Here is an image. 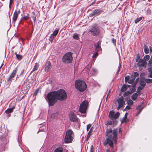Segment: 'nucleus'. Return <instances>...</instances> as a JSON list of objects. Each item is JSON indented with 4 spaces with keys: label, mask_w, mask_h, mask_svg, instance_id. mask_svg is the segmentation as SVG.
<instances>
[{
    "label": "nucleus",
    "mask_w": 152,
    "mask_h": 152,
    "mask_svg": "<svg viewBox=\"0 0 152 152\" xmlns=\"http://www.w3.org/2000/svg\"><path fill=\"white\" fill-rule=\"evenodd\" d=\"M100 42L99 41L95 44V47L96 49L97 50H98L100 49L101 48L100 46Z\"/></svg>",
    "instance_id": "f3484780"
},
{
    "label": "nucleus",
    "mask_w": 152,
    "mask_h": 152,
    "mask_svg": "<svg viewBox=\"0 0 152 152\" xmlns=\"http://www.w3.org/2000/svg\"><path fill=\"white\" fill-rule=\"evenodd\" d=\"M136 83H134L133 84H132V87L133 88H134V87H135V86H136Z\"/></svg>",
    "instance_id": "4d7b16f0"
},
{
    "label": "nucleus",
    "mask_w": 152,
    "mask_h": 152,
    "mask_svg": "<svg viewBox=\"0 0 152 152\" xmlns=\"http://www.w3.org/2000/svg\"><path fill=\"white\" fill-rule=\"evenodd\" d=\"M125 81L126 82L129 80V76H126L125 77Z\"/></svg>",
    "instance_id": "ea45409f"
},
{
    "label": "nucleus",
    "mask_w": 152,
    "mask_h": 152,
    "mask_svg": "<svg viewBox=\"0 0 152 152\" xmlns=\"http://www.w3.org/2000/svg\"><path fill=\"white\" fill-rule=\"evenodd\" d=\"M50 69V67H45V70L46 72H48Z\"/></svg>",
    "instance_id": "09e8293b"
},
{
    "label": "nucleus",
    "mask_w": 152,
    "mask_h": 152,
    "mask_svg": "<svg viewBox=\"0 0 152 152\" xmlns=\"http://www.w3.org/2000/svg\"><path fill=\"white\" fill-rule=\"evenodd\" d=\"M69 118L73 122H77L78 121V119L77 118L76 115L72 113H70Z\"/></svg>",
    "instance_id": "4468645a"
},
{
    "label": "nucleus",
    "mask_w": 152,
    "mask_h": 152,
    "mask_svg": "<svg viewBox=\"0 0 152 152\" xmlns=\"http://www.w3.org/2000/svg\"><path fill=\"white\" fill-rule=\"evenodd\" d=\"M145 81L142 80L141 79L140 80V85L145 86H146V84Z\"/></svg>",
    "instance_id": "7c9ffc66"
},
{
    "label": "nucleus",
    "mask_w": 152,
    "mask_h": 152,
    "mask_svg": "<svg viewBox=\"0 0 152 152\" xmlns=\"http://www.w3.org/2000/svg\"><path fill=\"white\" fill-rule=\"evenodd\" d=\"M138 95V94L137 92L134 94L132 96V99L133 100H135L137 98Z\"/></svg>",
    "instance_id": "aec40b11"
},
{
    "label": "nucleus",
    "mask_w": 152,
    "mask_h": 152,
    "mask_svg": "<svg viewBox=\"0 0 152 152\" xmlns=\"http://www.w3.org/2000/svg\"><path fill=\"white\" fill-rule=\"evenodd\" d=\"M148 70L149 74L148 75V77L152 78V67L148 68Z\"/></svg>",
    "instance_id": "a211bd4d"
},
{
    "label": "nucleus",
    "mask_w": 152,
    "mask_h": 152,
    "mask_svg": "<svg viewBox=\"0 0 152 152\" xmlns=\"http://www.w3.org/2000/svg\"><path fill=\"white\" fill-rule=\"evenodd\" d=\"M102 12V11L99 9H96L93 11L90 14V17H92L94 15H98Z\"/></svg>",
    "instance_id": "9b49d317"
},
{
    "label": "nucleus",
    "mask_w": 152,
    "mask_h": 152,
    "mask_svg": "<svg viewBox=\"0 0 152 152\" xmlns=\"http://www.w3.org/2000/svg\"><path fill=\"white\" fill-rule=\"evenodd\" d=\"M72 53H67L63 56L62 61L65 63H69L72 62Z\"/></svg>",
    "instance_id": "423d86ee"
},
{
    "label": "nucleus",
    "mask_w": 152,
    "mask_h": 152,
    "mask_svg": "<svg viewBox=\"0 0 152 152\" xmlns=\"http://www.w3.org/2000/svg\"><path fill=\"white\" fill-rule=\"evenodd\" d=\"M118 102V106L117 109L119 110L125 104V102L124 100V98L123 96L121 97L117 100Z\"/></svg>",
    "instance_id": "1a4fd4ad"
},
{
    "label": "nucleus",
    "mask_w": 152,
    "mask_h": 152,
    "mask_svg": "<svg viewBox=\"0 0 152 152\" xmlns=\"http://www.w3.org/2000/svg\"><path fill=\"white\" fill-rule=\"evenodd\" d=\"M59 30V29L55 30L54 31H53V34L51 35L50 40L51 42H53V39L57 35Z\"/></svg>",
    "instance_id": "2eb2a0df"
},
{
    "label": "nucleus",
    "mask_w": 152,
    "mask_h": 152,
    "mask_svg": "<svg viewBox=\"0 0 152 152\" xmlns=\"http://www.w3.org/2000/svg\"><path fill=\"white\" fill-rule=\"evenodd\" d=\"M46 99L48 101L49 105L53 106L57 101L56 92L53 91L49 93Z\"/></svg>",
    "instance_id": "f03ea898"
},
{
    "label": "nucleus",
    "mask_w": 152,
    "mask_h": 152,
    "mask_svg": "<svg viewBox=\"0 0 152 152\" xmlns=\"http://www.w3.org/2000/svg\"><path fill=\"white\" fill-rule=\"evenodd\" d=\"M91 126V125L90 124H89L87 126V130L88 131Z\"/></svg>",
    "instance_id": "49530a36"
},
{
    "label": "nucleus",
    "mask_w": 152,
    "mask_h": 152,
    "mask_svg": "<svg viewBox=\"0 0 152 152\" xmlns=\"http://www.w3.org/2000/svg\"><path fill=\"white\" fill-rule=\"evenodd\" d=\"M112 124V122L111 121H107L105 123V124L107 126H108L109 125H111Z\"/></svg>",
    "instance_id": "58836bf2"
},
{
    "label": "nucleus",
    "mask_w": 152,
    "mask_h": 152,
    "mask_svg": "<svg viewBox=\"0 0 152 152\" xmlns=\"http://www.w3.org/2000/svg\"><path fill=\"white\" fill-rule=\"evenodd\" d=\"M114 112L113 111H110V112L109 116L110 118H111L112 119H113V117L114 116Z\"/></svg>",
    "instance_id": "5701e85b"
},
{
    "label": "nucleus",
    "mask_w": 152,
    "mask_h": 152,
    "mask_svg": "<svg viewBox=\"0 0 152 152\" xmlns=\"http://www.w3.org/2000/svg\"><path fill=\"white\" fill-rule=\"evenodd\" d=\"M140 59V56L139 55V54H137V58L136 59V62H137L138 61H139Z\"/></svg>",
    "instance_id": "37998d69"
},
{
    "label": "nucleus",
    "mask_w": 152,
    "mask_h": 152,
    "mask_svg": "<svg viewBox=\"0 0 152 152\" xmlns=\"http://www.w3.org/2000/svg\"><path fill=\"white\" fill-rule=\"evenodd\" d=\"M150 51L151 52H152V48L151 46L149 47Z\"/></svg>",
    "instance_id": "bf43d9fd"
},
{
    "label": "nucleus",
    "mask_w": 152,
    "mask_h": 152,
    "mask_svg": "<svg viewBox=\"0 0 152 152\" xmlns=\"http://www.w3.org/2000/svg\"><path fill=\"white\" fill-rule=\"evenodd\" d=\"M15 54L16 55V58L18 60H20L22 58V56H21L17 54L16 53H15Z\"/></svg>",
    "instance_id": "c9c22d12"
},
{
    "label": "nucleus",
    "mask_w": 152,
    "mask_h": 152,
    "mask_svg": "<svg viewBox=\"0 0 152 152\" xmlns=\"http://www.w3.org/2000/svg\"><path fill=\"white\" fill-rule=\"evenodd\" d=\"M90 152H94V150L93 149V146L91 145L90 148Z\"/></svg>",
    "instance_id": "603ef678"
},
{
    "label": "nucleus",
    "mask_w": 152,
    "mask_h": 152,
    "mask_svg": "<svg viewBox=\"0 0 152 152\" xmlns=\"http://www.w3.org/2000/svg\"><path fill=\"white\" fill-rule=\"evenodd\" d=\"M127 104L128 105L131 106L133 103V102L131 99H129L127 101Z\"/></svg>",
    "instance_id": "2f4dec72"
},
{
    "label": "nucleus",
    "mask_w": 152,
    "mask_h": 152,
    "mask_svg": "<svg viewBox=\"0 0 152 152\" xmlns=\"http://www.w3.org/2000/svg\"><path fill=\"white\" fill-rule=\"evenodd\" d=\"M29 17V15L27 14L26 15L24 16H23L21 18V20H27L28 18Z\"/></svg>",
    "instance_id": "c85d7f7f"
},
{
    "label": "nucleus",
    "mask_w": 152,
    "mask_h": 152,
    "mask_svg": "<svg viewBox=\"0 0 152 152\" xmlns=\"http://www.w3.org/2000/svg\"><path fill=\"white\" fill-rule=\"evenodd\" d=\"M73 38L75 39H79V37L78 36V35L76 33H75L74 34L73 36Z\"/></svg>",
    "instance_id": "473e14b6"
},
{
    "label": "nucleus",
    "mask_w": 152,
    "mask_h": 152,
    "mask_svg": "<svg viewBox=\"0 0 152 152\" xmlns=\"http://www.w3.org/2000/svg\"><path fill=\"white\" fill-rule=\"evenodd\" d=\"M117 129L112 130L111 129H107L106 131V136L108 137L105 140L104 143V145L106 146L107 144H109L110 147L113 148V140L115 143L117 142Z\"/></svg>",
    "instance_id": "f257e3e1"
},
{
    "label": "nucleus",
    "mask_w": 152,
    "mask_h": 152,
    "mask_svg": "<svg viewBox=\"0 0 152 152\" xmlns=\"http://www.w3.org/2000/svg\"><path fill=\"white\" fill-rule=\"evenodd\" d=\"M98 53L97 52H96L93 55V56H92V57L93 58L94 57H96L97 56V55H98Z\"/></svg>",
    "instance_id": "864d4df0"
},
{
    "label": "nucleus",
    "mask_w": 152,
    "mask_h": 152,
    "mask_svg": "<svg viewBox=\"0 0 152 152\" xmlns=\"http://www.w3.org/2000/svg\"><path fill=\"white\" fill-rule=\"evenodd\" d=\"M128 115V113H125V114L124 116V117H125V118H127V116Z\"/></svg>",
    "instance_id": "13d9d810"
},
{
    "label": "nucleus",
    "mask_w": 152,
    "mask_h": 152,
    "mask_svg": "<svg viewBox=\"0 0 152 152\" xmlns=\"http://www.w3.org/2000/svg\"><path fill=\"white\" fill-rule=\"evenodd\" d=\"M20 11L19 10L18 11L16 10L13 15L12 20L13 22H15L18 16V15L20 14Z\"/></svg>",
    "instance_id": "ddd939ff"
},
{
    "label": "nucleus",
    "mask_w": 152,
    "mask_h": 152,
    "mask_svg": "<svg viewBox=\"0 0 152 152\" xmlns=\"http://www.w3.org/2000/svg\"><path fill=\"white\" fill-rule=\"evenodd\" d=\"M145 82L148 83H152V79H145Z\"/></svg>",
    "instance_id": "72a5a7b5"
},
{
    "label": "nucleus",
    "mask_w": 152,
    "mask_h": 152,
    "mask_svg": "<svg viewBox=\"0 0 152 152\" xmlns=\"http://www.w3.org/2000/svg\"><path fill=\"white\" fill-rule=\"evenodd\" d=\"M51 65V63L50 61H48L45 64V66H49Z\"/></svg>",
    "instance_id": "79ce46f5"
},
{
    "label": "nucleus",
    "mask_w": 152,
    "mask_h": 152,
    "mask_svg": "<svg viewBox=\"0 0 152 152\" xmlns=\"http://www.w3.org/2000/svg\"><path fill=\"white\" fill-rule=\"evenodd\" d=\"M58 115L57 113H55L54 114H52L51 115V117H52V118H55L56 117V115Z\"/></svg>",
    "instance_id": "a18cd8bd"
},
{
    "label": "nucleus",
    "mask_w": 152,
    "mask_h": 152,
    "mask_svg": "<svg viewBox=\"0 0 152 152\" xmlns=\"http://www.w3.org/2000/svg\"><path fill=\"white\" fill-rule=\"evenodd\" d=\"M88 102L87 100L83 101L80 105L79 108L80 112L81 113H85L88 107Z\"/></svg>",
    "instance_id": "0eeeda50"
},
{
    "label": "nucleus",
    "mask_w": 152,
    "mask_h": 152,
    "mask_svg": "<svg viewBox=\"0 0 152 152\" xmlns=\"http://www.w3.org/2000/svg\"><path fill=\"white\" fill-rule=\"evenodd\" d=\"M31 17L32 18V19H33L34 22H35V20H36V17L34 16H32Z\"/></svg>",
    "instance_id": "5fc2aeb1"
},
{
    "label": "nucleus",
    "mask_w": 152,
    "mask_h": 152,
    "mask_svg": "<svg viewBox=\"0 0 152 152\" xmlns=\"http://www.w3.org/2000/svg\"><path fill=\"white\" fill-rule=\"evenodd\" d=\"M142 88L140 87V86H139L138 87L137 89V92L138 94V95H140L141 94L140 93V91L141 90H142Z\"/></svg>",
    "instance_id": "f704fd0d"
},
{
    "label": "nucleus",
    "mask_w": 152,
    "mask_h": 152,
    "mask_svg": "<svg viewBox=\"0 0 152 152\" xmlns=\"http://www.w3.org/2000/svg\"><path fill=\"white\" fill-rule=\"evenodd\" d=\"M148 65L149 66H152V55L151 56L150 59L149 60Z\"/></svg>",
    "instance_id": "c756f323"
},
{
    "label": "nucleus",
    "mask_w": 152,
    "mask_h": 152,
    "mask_svg": "<svg viewBox=\"0 0 152 152\" xmlns=\"http://www.w3.org/2000/svg\"><path fill=\"white\" fill-rule=\"evenodd\" d=\"M127 88V87L126 85H124L121 88V91L122 92H124L126 90Z\"/></svg>",
    "instance_id": "393cba45"
},
{
    "label": "nucleus",
    "mask_w": 152,
    "mask_h": 152,
    "mask_svg": "<svg viewBox=\"0 0 152 152\" xmlns=\"http://www.w3.org/2000/svg\"><path fill=\"white\" fill-rule=\"evenodd\" d=\"M134 89H133L132 91L131 92H130L129 91H128L125 92L124 94V96H126L129 95V94H131L132 93H133L134 91Z\"/></svg>",
    "instance_id": "6ab92c4d"
},
{
    "label": "nucleus",
    "mask_w": 152,
    "mask_h": 152,
    "mask_svg": "<svg viewBox=\"0 0 152 152\" xmlns=\"http://www.w3.org/2000/svg\"><path fill=\"white\" fill-rule=\"evenodd\" d=\"M143 49L144 52L145 53L147 54L149 53V49L147 46L144 45L143 47Z\"/></svg>",
    "instance_id": "412c9836"
},
{
    "label": "nucleus",
    "mask_w": 152,
    "mask_h": 152,
    "mask_svg": "<svg viewBox=\"0 0 152 152\" xmlns=\"http://www.w3.org/2000/svg\"><path fill=\"white\" fill-rule=\"evenodd\" d=\"M144 104L143 102H142L141 104L138 106V107L137 108V110H138V112L136 114V115H138L139 114H140L142 109H143L144 107L143 106Z\"/></svg>",
    "instance_id": "dca6fc26"
},
{
    "label": "nucleus",
    "mask_w": 152,
    "mask_h": 152,
    "mask_svg": "<svg viewBox=\"0 0 152 152\" xmlns=\"http://www.w3.org/2000/svg\"><path fill=\"white\" fill-rule=\"evenodd\" d=\"M142 17H140L137 18L136 19L134 20V22L135 23H137L138 22L142 20Z\"/></svg>",
    "instance_id": "e433bc0d"
},
{
    "label": "nucleus",
    "mask_w": 152,
    "mask_h": 152,
    "mask_svg": "<svg viewBox=\"0 0 152 152\" xmlns=\"http://www.w3.org/2000/svg\"><path fill=\"white\" fill-rule=\"evenodd\" d=\"M75 86L77 89L80 92L84 91L87 88V86L85 81L80 80H75Z\"/></svg>",
    "instance_id": "7ed1b4c3"
},
{
    "label": "nucleus",
    "mask_w": 152,
    "mask_h": 152,
    "mask_svg": "<svg viewBox=\"0 0 152 152\" xmlns=\"http://www.w3.org/2000/svg\"><path fill=\"white\" fill-rule=\"evenodd\" d=\"M137 63L138 66H145L147 64V61L142 59H140Z\"/></svg>",
    "instance_id": "9d476101"
},
{
    "label": "nucleus",
    "mask_w": 152,
    "mask_h": 152,
    "mask_svg": "<svg viewBox=\"0 0 152 152\" xmlns=\"http://www.w3.org/2000/svg\"><path fill=\"white\" fill-rule=\"evenodd\" d=\"M106 152H110V151L109 150H107Z\"/></svg>",
    "instance_id": "774afa93"
},
{
    "label": "nucleus",
    "mask_w": 152,
    "mask_h": 152,
    "mask_svg": "<svg viewBox=\"0 0 152 152\" xmlns=\"http://www.w3.org/2000/svg\"><path fill=\"white\" fill-rule=\"evenodd\" d=\"M38 69V67H34L33 68L32 71H34L35 70H37Z\"/></svg>",
    "instance_id": "6e6d98bb"
},
{
    "label": "nucleus",
    "mask_w": 152,
    "mask_h": 152,
    "mask_svg": "<svg viewBox=\"0 0 152 152\" xmlns=\"http://www.w3.org/2000/svg\"><path fill=\"white\" fill-rule=\"evenodd\" d=\"M74 136V134L73 131L70 129L68 130L66 132L64 142L66 143L71 142L73 139Z\"/></svg>",
    "instance_id": "20e7f679"
},
{
    "label": "nucleus",
    "mask_w": 152,
    "mask_h": 152,
    "mask_svg": "<svg viewBox=\"0 0 152 152\" xmlns=\"http://www.w3.org/2000/svg\"><path fill=\"white\" fill-rule=\"evenodd\" d=\"M144 75H145V73H142L141 74V75L144 76Z\"/></svg>",
    "instance_id": "e2e57ef3"
},
{
    "label": "nucleus",
    "mask_w": 152,
    "mask_h": 152,
    "mask_svg": "<svg viewBox=\"0 0 152 152\" xmlns=\"http://www.w3.org/2000/svg\"><path fill=\"white\" fill-rule=\"evenodd\" d=\"M127 118H125V117H124L122 119V121L121 122L122 123H124L126 122V119Z\"/></svg>",
    "instance_id": "3c124183"
},
{
    "label": "nucleus",
    "mask_w": 152,
    "mask_h": 152,
    "mask_svg": "<svg viewBox=\"0 0 152 152\" xmlns=\"http://www.w3.org/2000/svg\"><path fill=\"white\" fill-rule=\"evenodd\" d=\"M150 56L149 55H145L143 57V59L145 61H148L150 59Z\"/></svg>",
    "instance_id": "a878e982"
},
{
    "label": "nucleus",
    "mask_w": 152,
    "mask_h": 152,
    "mask_svg": "<svg viewBox=\"0 0 152 152\" xmlns=\"http://www.w3.org/2000/svg\"><path fill=\"white\" fill-rule=\"evenodd\" d=\"M62 147H60L56 148L54 152H62Z\"/></svg>",
    "instance_id": "cd10ccee"
},
{
    "label": "nucleus",
    "mask_w": 152,
    "mask_h": 152,
    "mask_svg": "<svg viewBox=\"0 0 152 152\" xmlns=\"http://www.w3.org/2000/svg\"><path fill=\"white\" fill-rule=\"evenodd\" d=\"M91 129L90 130V131H89V132L88 133V134L87 135V139L88 140V139L90 136V135L91 134Z\"/></svg>",
    "instance_id": "c03bdc74"
},
{
    "label": "nucleus",
    "mask_w": 152,
    "mask_h": 152,
    "mask_svg": "<svg viewBox=\"0 0 152 152\" xmlns=\"http://www.w3.org/2000/svg\"><path fill=\"white\" fill-rule=\"evenodd\" d=\"M38 91H39V90H38V89L36 90L33 93L34 95H37L38 93Z\"/></svg>",
    "instance_id": "de8ad7c7"
},
{
    "label": "nucleus",
    "mask_w": 152,
    "mask_h": 152,
    "mask_svg": "<svg viewBox=\"0 0 152 152\" xmlns=\"http://www.w3.org/2000/svg\"><path fill=\"white\" fill-rule=\"evenodd\" d=\"M89 32L94 36H97L100 33L99 28L96 26H92L89 29Z\"/></svg>",
    "instance_id": "6e6552de"
},
{
    "label": "nucleus",
    "mask_w": 152,
    "mask_h": 152,
    "mask_svg": "<svg viewBox=\"0 0 152 152\" xmlns=\"http://www.w3.org/2000/svg\"><path fill=\"white\" fill-rule=\"evenodd\" d=\"M133 75V77H134L135 78L136 77L139 76V75L137 72H134V75Z\"/></svg>",
    "instance_id": "4c0bfd02"
},
{
    "label": "nucleus",
    "mask_w": 152,
    "mask_h": 152,
    "mask_svg": "<svg viewBox=\"0 0 152 152\" xmlns=\"http://www.w3.org/2000/svg\"><path fill=\"white\" fill-rule=\"evenodd\" d=\"M11 0H10V4H9L10 8L11 7Z\"/></svg>",
    "instance_id": "69168bd1"
},
{
    "label": "nucleus",
    "mask_w": 152,
    "mask_h": 152,
    "mask_svg": "<svg viewBox=\"0 0 152 152\" xmlns=\"http://www.w3.org/2000/svg\"><path fill=\"white\" fill-rule=\"evenodd\" d=\"M57 99L63 101L66 99L67 97L65 91L63 89H60L56 92Z\"/></svg>",
    "instance_id": "39448f33"
},
{
    "label": "nucleus",
    "mask_w": 152,
    "mask_h": 152,
    "mask_svg": "<svg viewBox=\"0 0 152 152\" xmlns=\"http://www.w3.org/2000/svg\"><path fill=\"white\" fill-rule=\"evenodd\" d=\"M112 42L113 44L115 46L116 42V40L114 39H112Z\"/></svg>",
    "instance_id": "8fccbe9b"
},
{
    "label": "nucleus",
    "mask_w": 152,
    "mask_h": 152,
    "mask_svg": "<svg viewBox=\"0 0 152 152\" xmlns=\"http://www.w3.org/2000/svg\"><path fill=\"white\" fill-rule=\"evenodd\" d=\"M120 113L118 112H117L116 113L114 114V116L113 117V119H116L118 118L119 117Z\"/></svg>",
    "instance_id": "bb28decb"
},
{
    "label": "nucleus",
    "mask_w": 152,
    "mask_h": 152,
    "mask_svg": "<svg viewBox=\"0 0 152 152\" xmlns=\"http://www.w3.org/2000/svg\"><path fill=\"white\" fill-rule=\"evenodd\" d=\"M121 132H122V131H121V129H119V133H121Z\"/></svg>",
    "instance_id": "680f3d73"
},
{
    "label": "nucleus",
    "mask_w": 152,
    "mask_h": 152,
    "mask_svg": "<svg viewBox=\"0 0 152 152\" xmlns=\"http://www.w3.org/2000/svg\"><path fill=\"white\" fill-rule=\"evenodd\" d=\"M131 77V79L128 81V83L129 84H132L134 83V80L135 79L134 77H133V75H132Z\"/></svg>",
    "instance_id": "b1692460"
},
{
    "label": "nucleus",
    "mask_w": 152,
    "mask_h": 152,
    "mask_svg": "<svg viewBox=\"0 0 152 152\" xmlns=\"http://www.w3.org/2000/svg\"><path fill=\"white\" fill-rule=\"evenodd\" d=\"M130 106H129L128 105V106H127L126 107L124 110V111H127L128 110H129L131 108Z\"/></svg>",
    "instance_id": "a19ab883"
},
{
    "label": "nucleus",
    "mask_w": 152,
    "mask_h": 152,
    "mask_svg": "<svg viewBox=\"0 0 152 152\" xmlns=\"http://www.w3.org/2000/svg\"><path fill=\"white\" fill-rule=\"evenodd\" d=\"M113 124H117V122H116V121H114L113 122Z\"/></svg>",
    "instance_id": "0e129e2a"
},
{
    "label": "nucleus",
    "mask_w": 152,
    "mask_h": 152,
    "mask_svg": "<svg viewBox=\"0 0 152 152\" xmlns=\"http://www.w3.org/2000/svg\"><path fill=\"white\" fill-rule=\"evenodd\" d=\"M14 108L15 107H13L12 108L8 109L5 110V113L7 114H8L9 113H11L13 111V110Z\"/></svg>",
    "instance_id": "4be33fe9"
},
{
    "label": "nucleus",
    "mask_w": 152,
    "mask_h": 152,
    "mask_svg": "<svg viewBox=\"0 0 152 152\" xmlns=\"http://www.w3.org/2000/svg\"><path fill=\"white\" fill-rule=\"evenodd\" d=\"M139 86L140 87L142 88V89L145 87V86H142V85H140V86Z\"/></svg>",
    "instance_id": "052dcab7"
},
{
    "label": "nucleus",
    "mask_w": 152,
    "mask_h": 152,
    "mask_svg": "<svg viewBox=\"0 0 152 152\" xmlns=\"http://www.w3.org/2000/svg\"><path fill=\"white\" fill-rule=\"evenodd\" d=\"M17 70V68H16L13 70L12 73L7 79V81L8 82H11L12 81V79L14 77L16 74Z\"/></svg>",
    "instance_id": "f8f14e48"
},
{
    "label": "nucleus",
    "mask_w": 152,
    "mask_h": 152,
    "mask_svg": "<svg viewBox=\"0 0 152 152\" xmlns=\"http://www.w3.org/2000/svg\"><path fill=\"white\" fill-rule=\"evenodd\" d=\"M93 70L94 72H96V70L94 69H93Z\"/></svg>",
    "instance_id": "338daca9"
}]
</instances>
